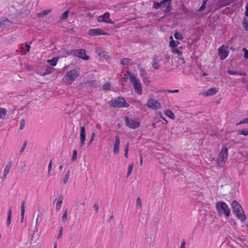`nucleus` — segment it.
I'll use <instances>...</instances> for the list:
<instances>
[{"instance_id": "obj_30", "label": "nucleus", "mask_w": 248, "mask_h": 248, "mask_svg": "<svg viewBox=\"0 0 248 248\" xmlns=\"http://www.w3.org/2000/svg\"><path fill=\"white\" fill-rule=\"evenodd\" d=\"M42 216V214H41L40 212V214L39 215H38L37 217L36 220V224H35V229L36 230V231H37L38 230V228H37V226H38L39 225V223L42 220V217H41Z\"/></svg>"}, {"instance_id": "obj_18", "label": "nucleus", "mask_w": 248, "mask_h": 248, "mask_svg": "<svg viewBox=\"0 0 248 248\" xmlns=\"http://www.w3.org/2000/svg\"><path fill=\"white\" fill-rule=\"evenodd\" d=\"M138 68L140 72V75L141 78L147 76V73L146 72L145 68L141 66L140 64L138 65Z\"/></svg>"}, {"instance_id": "obj_8", "label": "nucleus", "mask_w": 248, "mask_h": 248, "mask_svg": "<svg viewBox=\"0 0 248 248\" xmlns=\"http://www.w3.org/2000/svg\"><path fill=\"white\" fill-rule=\"evenodd\" d=\"M125 123L127 127L132 129H136L140 126V123L138 121L129 119L128 117H125Z\"/></svg>"}, {"instance_id": "obj_61", "label": "nucleus", "mask_w": 248, "mask_h": 248, "mask_svg": "<svg viewBox=\"0 0 248 248\" xmlns=\"http://www.w3.org/2000/svg\"><path fill=\"white\" fill-rule=\"evenodd\" d=\"M171 10V7L170 5H168L166 9L165 12H169Z\"/></svg>"}, {"instance_id": "obj_37", "label": "nucleus", "mask_w": 248, "mask_h": 248, "mask_svg": "<svg viewBox=\"0 0 248 248\" xmlns=\"http://www.w3.org/2000/svg\"><path fill=\"white\" fill-rule=\"evenodd\" d=\"M238 134L243 135L244 136H248V129H246L242 130H239L238 131Z\"/></svg>"}, {"instance_id": "obj_32", "label": "nucleus", "mask_w": 248, "mask_h": 248, "mask_svg": "<svg viewBox=\"0 0 248 248\" xmlns=\"http://www.w3.org/2000/svg\"><path fill=\"white\" fill-rule=\"evenodd\" d=\"M207 1L208 0H203L202 5L199 8V11L202 12L205 9L206 3Z\"/></svg>"}, {"instance_id": "obj_52", "label": "nucleus", "mask_w": 248, "mask_h": 248, "mask_svg": "<svg viewBox=\"0 0 248 248\" xmlns=\"http://www.w3.org/2000/svg\"><path fill=\"white\" fill-rule=\"evenodd\" d=\"M52 160H50L49 165H48V174L50 173V172L52 170Z\"/></svg>"}, {"instance_id": "obj_6", "label": "nucleus", "mask_w": 248, "mask_h": 248, "mask_svg": "<svg viewBox=\"0 0 248 248\" xmlns=\"http://www.w3.org/2000/svg\"><path fill=\"white\" fill-rule=\"evenodd\" d=\"M109 103L114 108H128L129 106V104L126 102L124 98L120 96L116 97L114 99H112L109 102Z\"/></svg>"}, {"instance_id": "obj_20", "label": "nucleus", "mask_w": 248, "mask_h": 248, "mask_svg": "<svg viewBox=\"0 0 248 248\" xmlns=\"http://www.w3.org/2000/svg\"><path fill=\"white\" fill-rule=\"evenodd\" d=\"M38 239V236L37 234H35V232H33L31 236L30 241V243L32 244H36L37 243V240Z\"/></svg>"}, {"instance_id": "obj_19", "label": "nucleus", "mask_w": 248, "mask_h": 248, "mask_svg": "<svg viewBox=\"0 0 248 248\" xmlns=\"http://www.w3.org/2000/svg\"><path fill=\"white\" fill-rule=\"evenodd\" d=\"M218 92V90L216 88H210L209 90L207 91V92L205 93V96H210L215 94L217 92Z\"/></svg>"}, {"instance_id": "obj_17", "label": "nucleus", "mask_w": 248, "mask_h": 248, "mask_svg": "<svg viewBox=\"0 0 248 248\" xmlns=\"http://www.w3.org/2000/svg\"><path fill=\"white\" fill-rule=\"evenodd\" d=\"M12 165H13V163H12V161H10L7 163V164L4 170V171H3V179H5L6 178L7 175L9 173V172L11 170V169L12 167Z\"/></svg>"}, {"instance_id": "obj_62", "label": "nucleus", "mask_w": 248, "mask_h": 248, "mask_svg": "<svg viewBox=\"0 0 248 248\" xmlns=\"http://www.w3.org/2000/svg\"><path fill=\"white\" fill-rule=\"evenodd\" d=\"M164 0V2L166 3L167 4L169 5L170 3L172 0Z\"/></svg>"}, {"instance_id": "obj_36", "label": "nucleus", "mask_w": 248, "mask_h": 248, "mask_svg": "<svg viewBox=\"0 0 248 248\" xmlns=\"http://www.w3.org/2000/svg\"><path fill=\"white\" fill-rule=\"evenodd\" d=\"M133 164H131L129 165L128 167L127 172V176H129L132 173L133 168Z\"/></svg>"}, {"instance_id": "obj_55", "label": "nucleus", "mask_w": 248, "mask_h": 248, "mask_svg": "<svg viewBox=\"0 0 248 248\" xmlns=\"http://www.w3.org/2000/svg\"><path fill=\"white\" fill-rule=\"evenodd\" d=\"M174 52H175L178 54V56H181L182 55V52L178 50V49H175L173 51Z\"/></svg>"}, {"instance_id": "obj_5", "label": "nucleus", "mask_w": 248, "mask_h": 248, "mask_svg": "<svg viewBox=\"0 0 248 248\" xmlns=\"http://www.w3.org/2000/svg\"><path fill=\"white\" fill-rule=\"evenodd\" d=\"M228 156V149L226 145H223L222 146L220 153L218 154L217 165L221 167H224L227 160Z\"/></svg>"}, {"instance_id": "obj_29", "label": "nucleus", "mask_w": 248, "mask_h": 248, "mask_svg": "<svg viewBox=\"0 0 248 248\" xmlns=\"http://www.w3.org/2000/svg\"><path fill=\"white\" fill-rule=\"evenodd\" d=\"M12 210L10 208L7 213V225L9 226L11 221Z\"/></svg>"}, {"instance_id": "obj_38", "label": "nucleus", "mask_w": 248, "mask_h": 248, "mask_svg": "<svg viewBox=\"0 0 248 248\" xmlns=\"http://www.w3.org/2000/svg\"><path fill=\"white\" fill-rule=\"evenodd\" d=\"M52 72V68L50 67H48L46 68L45 71L44 72L43 75L45 76L50 74Z\"/></svg>"}, {"instance_id": "obj_13", "label": "nucleus", "mask_w": 248, "mask_h": 248, "mask_svg": "<svg viewBox=\"0 0 248 248\" xmlns=\"http://www.w3.org/2000/svg\"><path fill=\"white\" fill-rule=\"evenodd\" d=\"M13 22L7 18H1L0 20V28H6L11 26Z\"/></svg>"}, {"instance_id": "obj_39", "label": "nucleus", "mask_w": 248, "mask_h": 248, "mask_svg": "<svg viewBox=\"0 0 248 248\" xmlns=\"http://www.w3.org/2000/svg\"><path fill=\"white\" fill-rule=\"evenodd\" d=\"M67 219V209H66L63 213L62 216V220L65 222Z\"/></svg>"}, {"instance_id": "obj_43", "label": "nucleus", "mask_w": 248, "mask_h": 248, "mask_svg": "<svg viewBox=\"0 0 248 248\" xmlns=\"http://www.w3.org/2000/svg\"><path fill=\"white\" fill-rule=\"evenodd\" d=\"M136 206L138 207L139 206L140 208H141L142 204L140 198H138L136 202Z\"/></svg>"}, {"instance_id": "obj_16", "label": "nucleus", "mask_w": 248, "mask_h": 248, "mask_svg": "<svg viewBox=\"0 0 248 248\" xmlns=\"http://www.w3.org/2000/svg\"><path fill=\"white\" fill-rule=\"evenodd\" d=\"M120 144V138L118 136L115 137V141L113 146V152L117 155L119 153V146Z\"/></svg>"}, {"instance_id": "obj_12", "label": "nucleus", "mask_w": 248, "mask_h": 248, "mask_svg": "<svg viewBox=\"0 0 248 248\" xmlns=\"http://www.w3.org/2000/svg\"><path fill=\"white\" fill-rule=\"evenodd\" d=\"M89 34L91 36H98L100 35H108L107 33L104 32L100 29H93L89 30Z\"/></svg>"}, {"instance_id": "obj_42", "label": "nucleus", "mask_w": 248, "mask_h": 248, "mask_svg": "<svg viewBox=\"0 0 248 248\" xmlns=\"http://www.w3.org/2000/svg\"><path fill=\"white\" fill-rule=\"evenodd\" d=\"M248 117L243 120L240 121L239 123L236 124V125H238L243 124H248Z\"/></svg>"}, {"instance_id": "obj_21", "label": "nucleus", "mask_w": 248, "mask_h": 248, "mask_svg": "<svg viewBox=\"0 0 248 248\" xmlns=\"http://www.w3.org/2000/svg\"><path fill=\"white\" fill-rule=\"evenodd\" d=\"M227 73L230 75H237L239 76H246V74L242 71H234L231 70H228Z\"/></svg>"}, {"instance_id": "obj_28", "label": "nucleus", "mask_w": 248, "mask_h": 248, "mask_svg": "<svg viewBox=\"0 0 248 248\" xmlns=\"http://www.w3.org/2000/svg\"><path fill=\"white\" fill-rule=\"evenodd\" d=\"M6 114V109L5 108L0 107V120L4 119Z\"/></svg>"}, {"instance_id": "obj_49", "label": "nucleus", "mask_w": 248, "mask_h": 248, "mask_svg": "<svg viewBox=\"0 0 248 248\" xmlns=\"http://www.w3.org/2000/svg\"><path fill=\"white\" fill-rule=\"evenodd\" d=\"M128 143L126 144V148L124 150V156L126 158H127L128 157Z\"/></svg>"}, {"instance_id": "obj_63", "label": "nucleus", "mask_w": 248, "mask_h": 248, "mask_svg": "<svg viewBox=\"0 0 248 248\" xmlns=\"http://www.w3.org/2000/svg\"><path fill=\"white\" fill-rule=\"evenodd\" d=\"M26 47L27 48V52H29L30 49L31 48V46H30V45H28V44H26Z\"/></svg>"}, {"instance_id": "obj_64", "label": "nucleus", "mask_w": 248, "mask_h": 248, "mask_svg": "<svg viewBox=\"0 0 248 248\" xmlns=\"http://www.w3.org/2000/svg\"><path fill=\"white\" fill-rule=\"evenodd\" d=\"M20 51L22 53H23L24 54H25L26 53V52L25 51V49L23 47H20Z\"/></svg>"}, {"instance_id": "obj_40", "label": "nucleus", "mask_w": 248, "mask_h": 248, "mask_svg": "<svg viewBox=\"0 0 248 248\" xmlns=\"http://www.w3.org/2000/svg\"><path fill=\"white\" fill-rule=\"evenodd\" d=\"M142 80L143 81V83H144V84L145 85H146V86L149 85V84H150V81L148 79V78L147 76H146L145 77L142 78Z\"/></svg>"}, {"instance_id": "obj_15", "label": "nucleus", "mask_w": 248, "mask_h": 248, "mask_svg": "<svg viewBox=\"0 0 248 248\" xmlns=\"http://www.w3.org/2000/svg\"><path fill=\"white\" fill-rule=\"evenodd\" d=\"M160 60L159 56L155 55L153 57L152 67L155 70L159 69V61Z\"/></svg>"}, {"instance_id": "obj_11", "label": "nucleus", "mask_w": 248, "mask_h": 248, "mask_svg": "<svg viewBox=\"0 0 248 248\" xmlns=\"http://www.w3.org/2000/svg\"><path fill=\"white\" fill-rule=\"evenodd\" d=\"M218 54L220 59L221 60H223L227 57L229 54V51L226 49V47L224 45H222L218 49Z\"/></svg>"}, {"instance_id": "obj_26", "label": "nucleus", "mask_w": 248, "mask_h": 248, "mask_svg": "<svg viewBox=\"0 0 248 248\" xmlns=\"http://www.w3.org/2000/svg\"><path fill=\"white\" fill-rule=\"evenodd\" d=\"M58 60V57H54L51 60H47V61L51 65L54 66L57 64Z\"/></svg>"}, {"instance_id": "obj_35", "label": "nucleus", "mask_w": 248, "mask_h": 248, "mask_svg": "<svg viewBox=\"0 0 248 248\" xmlns=\"http://www.w3.org/2000/svg\"><path fill=\"white\" fill-rule=\"evenodd\" d=\"M111 87L110 83H106L104 84L102 86V89L104 91L109 90Z\"/></svg>"}, {"instance_id": "obj_4", "label": "nucleus", "mask_w": 248, "mask_h": 248, "mask_svg": "<svg viewBox=\"0 0 248 248\" xmlns=\"http://www.w3.org/2000/svg\"><path fill=\"white\" fill-rule=\"evenodd\" d=\"M64 53L63 56L65 57L69 55H73L83 60H88L90 58V57L86 55V50L84 49L72 50L70 51H65Z\"/></svg>"}, {"instance_id": "obj_34", "label": "nucleus", "mask_w": 248, "mask_h": 248, "mask_svg": "<svg viewBox=\"0 0 248 248\" xmlns=\"http://www.w3.org/2000/svg\"><path fill=\"white\" fill-rule=\"evenodd\" d=\"M95 52L100 57H104L105 54L104 52L100 48H96L95 49Z\"/></svg>"}, {"instance_id": "obj_50", "label": "nucleus", "mask_w": 248, "mask_h": 248, "mask_svg": "<svg viewBox=\"0 0 248 248\" xmlns=\"http://www.w3.org/2000/svg\"><path fill=\"white\" fill-rule=\"evenodd\" d=\"M243 50L244 52V58L245 59H248V50L245 48H244Z\"/></svg>"}, {"instance_id": "obj_27", "label": "nucleus", "mask_w": 248, "mask_h": 248, "mask_svg": "<svg viewBox=\"0 0 248 248\" xmlns=\"http://www.w3.org/2000/svg\"><path fill=\"white\" fill-rule=\"evenodd\" d=\"M25 202H23L21 206V221L22 222L24 219V215H25Z\"/></svg>"}, {"instance_id": "obj_7", "label": "nucleus", "mask_w": 248, "mask_h": 248, "mask_svg": "<svg viewBox=\"0 0 248 248\" xmlns=\"http://www.w3.org/2000/svg\"><path fill=\"white\" fill-rule=\"evenodd\" d=\"M79 75V71L76 69H73L66 73L64 78L68 84L71 85Z\"/></svg>"}, {"instance_id": "obj_25", "label": "nucleus", "mask_w": 248, "mask_h": 248, "mask_svg": "<svg viewBox=\"0 0 248 248\" xmlns=\"http://www.w3.org/2000/svg\"><path fill=\"white\" fill-rule=\"evenodd\" d=\"M170 39H172V40L170 42L169 45L170 47H175L177 46L180 44V42L178 41L173 40L172 36L170 37Z\"/></svg>"}, {"instance_id": "obj_46", "label": "nucleus", "mask_w": 248, "mask_h": 248, "mask_svg": "<svg viewBox=\"0 0 248 248\" xmlns=\"http://www.w3.org/2000/svg\"><path fill=\"white\" fill-rule=\"evenodd\" d=\"M153 8L155 9L161 8V7L160 6V2L154 1Z\"/></svg>"}, {"instance_id": "obj_57", "label": "nucleus", "mask_w": 248, "mask_h": 248, "mask_svg": "<svg viewBox=\"0 0 248 248\" xmlns=\"http://www.w3.org/2000/svg\"><path fill=\"white\" fill-rule=\"evenodd\" d=\"M166 92L168 93H178L179 91L178 90H167Z\"/></svg>"}, {"instance_id": "obj_2", "label": "nucleus", "mask_w": 248, "mask_h": 248, "mask_svg": "<svg viewBox=\"0 0 248 248\" xmlns=\"http://www.w3.org/2000/svg\"><path fill=\"white\" fill-rule=\"evenodd\" d=\"M127 73L129 76L130 82L133 84L135 92L140 95L142 93V90L140 80L130 72L127 71Z\"/></svg>"}, {"instance_id": "obj_48", "label": "nucleus", "mask_w": 248, "mask_h": 248, "mask_svg": "<svg viewBox=\"0 0 248 248\" xmlns=\"http://www.w3.org/2000/svg\"><path fill=\"white\" fill-rule=\"evenodd\" d=\"M25 121L24 119H22L20 124V129H23L25 127Z\"/></svg>"}, {"instance_id": "obj_47", "label": "nucleus", "mask_w": 248, "mask_h": 248, "mask_svg": "<svg viewBox=\"0 0 248 248\" xmlns=\"http://www.w3.org/2000/svg\"><path fill=\"white\" fill-rule=\"evenodd\" d=\"M243 26L246 31H248V21H247L245 18L244 19Z\"/></svg>"}, {"instance_id": "obj_10", "label": "nucleus", "mask_w": 248, "mask_h": 248, "mask_svg": "<svg viewBox=\"0 0 248 248\" xmlns=\"http://www.w3.org/2000/svg\"><path fill=\"white\" fill-rule=\"evenodd\" d=\"M99 22H105L106 23L114 24V22L110 19V14L107 12L103 15L99 16L97 19Z\"/></svg>"}, {"instance_id": "obj_14", "label": "nucleus", "mask_w": 248, "mask_h": 248, "mask_svg": "<svg viewBox=\"0 0 248 248\" xmlns=\"http://www.w3.org/2000/svg\"><path fill=\"white\" fill-rule=\"evenodd\" d=\"M80 146L82 147L85 144V140H86L85 128L84 126H82L80 128Z\"/></svg>"}, {"instance_id": "obj_33", "label": "nucleus", "mask_w": 248, "mask_h": 248, "mask_svg": "<svg viewBox=\"0 0 248 248\" xmlns=\"http://www.w3.org/2000/svg\"><path fill=\"white\" fill-rule=\"evenodd\" d=\"M174 36L175 38L177 40H182L184 38L182 35L180 33L177 32H176L174 33Z\"/></svg>"}, {"instance_id": "obj_9", "label": "nucleus", "mask_w": 248, "mask_h": 248, "mask_svg": "<svg viewBox=\"0 0 248 248\" xmlns=\"http://www.w3.org/2000/svg\"><path fill=\"white\" fill-rule=\"evenodd\" d=\"M147 106L152 109H158L161 108L160 103L157 100L153 98L148 99Z\"/></svg>"}, {"instance_id": "obj_56", "label": "nucleus", "mask_w": 248, "mask_h": 248, "mask_svg": "<svg viewBox=\"0 0 248 248\" xmlns=\"http://www.w3.org/2000/svg\"><path fill=\"white\" fill-rule=\"evenodd\" d=\"M160 4L161 7H164L165 6H166L167 5V4L166 3L164 2L163 0H162V1H161L160 2Z\"/></svg>"}, {"instance_id": "obj_44", "label": "nucleus", "mask_w": 248, "mask_h": 248, "mask_svg": "<svg viewBox=\"0 0 248 248\" xmlns=\"http://www.w3.org/2000/svg\"><path fill=\"white\" fill-rule=\"evenodd\" d=\"M77 157V151L76 150H74L73 152V155L72 157V160L75 161Z\"/></svg>"}, {"instance_id": "obj_1", "label": "nucleus", "mask_w": 248, "mask_h": 248, "mask_svg": "<svg viewBox=\"0 0 248 248\" xmlns=\"http://www.w3.org/2000/svg\"><path fill=\"white\" fill-rule=\"evenodd\" d=\"M232 207L235 216L240 219L242 222H244L247 217L244 213L242 206L237 201L234 200L232 203Z\"/></svg>"}, {"instance_id": "obj_53", "label": "nucleus", "mask_w": 248, "mask_h": 248, "mask_svg": "<svg viewBox=\"0 0 248 248\" xmlns=\"http://www.w3.org/2000/svg\"><path fill=\"white\" fill-rule=\"evenodd\" d=\"M63 228L62 227H61L60 230L59 232V234L57 236V239L60 238L62 234Z\"/></svg>"}, {"instance_id": "obj_24", "label": "nucleus", "mask_w": 248, "mask_h": 248, "mask_svg": "<svg viewBox=\"0 0 248 248\" xmlns=\"http://www.w3.org/2000/svg\"><path fill=\"white\" fill-rule=\"evenodd\" d=\"M164 114L171 119H174L175 115L173 112L170 109H166L164 111Z\"/></svg>"}, {"instance_id": "obj_31", "label": "nucleus", "mask_w": 248, "mask_h": 248, "mask_svg": "<svg viewBox=\"0 0 248 248\" xmlns=\"http://www.w3.org/2000/svg\"><path fill=\"white\" fill-rule=\"evenodd\" d=\"M69 14V10H67L65 11L60 16V19L61 20H63L66 19L68 17Z\"/></svg>"}, {"instance_id": "obj_41", "label": "nucleus", "mask_w": 248, "mask_h": 248, "mask_svg": "<svg viewBox=\"0 0 248 248\" xmlns=\"http://www.w3.org/2000/svg\"><path fill=\"white\" fill-rule=\"evenodd\" d=\"M69 175H70V171L68 170V172L65 174L64 178L63 179V182L64 184H66L67 182V181L69 178Z\"/></svg>"}, {"instance_id": "obj_23", "label": "nucleus", "mask_w": 248, "mask_h": 248, "mask_svg": "<svg viewBox=\"0 0 248 248\" xmlns=\"http://www.w3.org/2000/svg\"><path fill=\"white\" fill-rule=\"evenodd\" d=\"M51 9L47 10H44L41 13L38 14V16L40 17L43 18L46 16L49 13L51 12Z\"/></svg>"}, {"instance_id": "obj_3", "label": "nucleus", "mask_w": 248, "mask_h": 248, "mask_svg": "<svg viewBox=\"0 0 248 248\" xmlns=\"http://www.w3.org/2000/svg\"><path fill=\"white\" fill-rule=\"evenodd\" d=\"M216 208L220 216L225 215L229 217L230 215V209L228 205L224 202L219 201L216 203Z\"/></svg>"}, {"instance_id": "obj_59", "label": "nucleus", "mask_w": 248, "mask_h": 248, "mask_svg": "<svg viewBox=\"0 0 248 248\" xmlns=\"http://www.w3.org/2000/svg\"><path fill=\"white\" fill-rule=\"evenodd\" d=\"M245 16L248 17V3H247L246 6Z\"/></svg>"}, {"instance_id": "obj_58", "label": "nucleus", "mask_w": 248, "mask_h": 248, "mask_svg": "<svg viewBox=\"0 0 248 248\" xmlns=\"http://www.w3.org/2000/svg\"><path fill=\"white\" fill-rule=\"evenodd\" d=\"M93 208H94L95 212L97 213L99 209V206L97 204L94 203L93 205Z\"/></svg>"}, {"instance_id": "obj_54", "label": "nucleus", "mask_w": 248, "mask_h": 248, "mask_svg": "<svg viewBox=\"0 0 248 248\" xmlns=\"http://www.w3.org/2000/svg\"><path fill=\"white\" fill-rule=\"evenodd\" d=\"M186 242L185 239H183L182 241L181 245L180 248H185Z\"/></svg>"}, {"instance_id": "obj_45", "label": "nucleus", "mask_w": 248, "mask_h": 248, "mask_svg": "<svg viewBox=\"0 0 248 248\" xmlns=\"http://www.w3.org/2000/svg\"><path fill=\"white\" fill-rule=\"evenodd\" d=\"M27 141H25L24 142V143H23V144L22 145V147L21 148V149H20V150L19 151V153L20 154H21L23 152L24 149H25V148H26V147L27 146Z\"/></svg>"}, {"instance_id": "obj_60", "label": "nucleus", "mask_w": 248, "mask_h": 248, "mask_svg": "<svg viewBox=\"0 0 248 248\" xmlns=\"http://www.w3.org/2000/svg\"><path fill=\"white\" fill-rule=\"evenodd\" d=\"M63 199V195L62 194H61L58 198V201H60L61 202H62V200Z\"/></svg>"}, {"instance_id": "obj_51", "label": "nucleus", "mask_w": 248, "mask_h": 248, "mask_svg": "<svg viewBox=\"0 0 248 248\" xmlns=\"http://www.w3.org/2000/svg\"><path fill=\"white\" fill-rule=\"evenodd\" d=\"M62 202L60 201H58L56 205V209L57 210H59L62 206Z\"/></svg>"}, {"instance_id": "obj_22", "label": "nucleus", "mask_w": 248, "mask_h": 248, "mask_svg": "<svg viewBox=\"0 0 248 248\" xmlns=\"http://www.w3.org/2000/svg\"><path fill=\"white\" fill-rule=\"evenodd\" d=\"M121 63L123 65H132L133 64L131 59L129 58H124L121 61Z\"/></svg>"}]
</instances>
